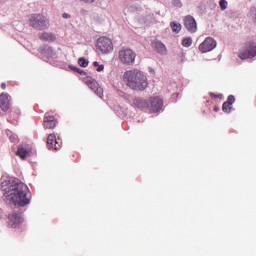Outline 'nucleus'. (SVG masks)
Here are the masks:
<instances>
[{
  "label": "nucleus",
  "instance_id": "1",
  "mask_svg": "<svg viewBox=\"0 0 256 256\" xmlns=\"http://www.w3.org/2000/svg\"><path fill=\"white\" fill-rule=\"evenodd\" d=\"M31 192L23 183L12 184L6 194V198L18 206H26L31 202Z\"/></svg>",
  "mask_w": 256,
  "mask_h": 256
},
{
  "label": "nucleus",
  "instance_id": "24",
  "mask_svg": "<svg viewBox=\"0 0 256 256\" xmlns=\"http://www.w3.org/2000/svg\"><path fill=\"white\" fill-rule=\"evenodd\" d=\"M212 99H217V97H222V95H216V93H209Z\"/></svg>",
  "mask_w": 256,
  "mask_h": 256
},
{
  "label": "nucleus",
  "instance_id": "9",
  "mask_svg": "<svg viewBox=\"0 0 256 256\" xmlns=\"http://www.w3.org/2000/svg\"><path fill=\"white\" fill-rule=\"evenodd\" d=\"M84 83L98 95V97H103L104 91L103 88L99 85L98 81L96 79H93V77H84L83 79Z\"/></svg>",
  "mask_w": 256,
  "mask_h": 256
},
{
  "label": "nucleus",
  "instance_id": "22",
  "mask_svg": "<svg viewBox=\"0 0 256 256\" xmlns=\"http://www.w3.org/2000/svg\"><path fill=\"white\" fill-rule=\"evenodd\" d=\"M219 4H220V8L222 10H226V8H227V0H220Z\"/></svg>",
  "mask_w": 256,
  "mask_h": 256
},
{
  "label": "nucleus",
  "instance_id": "26",
  "mask_svg": "<svg viewBox=\"0 0 256 256\" xmlns=\"http://www.w3.org/2000/svg\"><path fill=\"white\" fill-rule=\"evenodd\" d=\"M82 2H87V3H93L95 2L96 0H81Z\"/></svg>",
  "mask_w": 256,
  "mask_h": 256
},
{
  "label": "nucleus",
  "instance_id": "20",
  "mask_svg": "<svg viewBox=\"0 0 256 256\" xmlns=\"http://www.w3.org/2000/svg\"><path fill=\"white\" fill-rule=\"evenodd\" d=\"M170 26H171L173 32H180V30L182 28L180 22H171Z\"/></svg>",
  "mask_w": 256,
  "mask_h": 256
},
{
  "label": "nucleus",
  "instance_id": "11",
  "mask_svg": "<svg viewBox=\"0 0 256 256\" xmlns=\"http://www.w3.org/2000/svg\"><path fill=\"white\" fill-rule=\"evenodd\" d=\"M184 26L189 30V32H197L198 24L194 16L188 14L184 17Z\"/></svg>",
  "mask_w": 256,
  "mask_h": 256
},
{
  "label": "nucleus",
  "instance_id": "30",
  "mask_svg": "<svg viewBox=\"0 0 256 256\" xmlns=\"http://www.w3.org/2000/svg\"><path fill=\"white\" fill-rule=\"evenodd\" d=\"M68 17H69V14H67V13L63 14V18H68Z\"/></svg>",
  "mask_w": 256,
  "mask_h": 256
},
{
  "label": "nucleus",
  "instance_id": "4",
  "mask_svg": "<svg viewBox=\"0 0 256 256\" xmlns=\"http://www.w3.org/2000/svg\"><path fill=\"white\" fill-rule=\"evenodd\" d=\"M29 22L33 28H38V30H44L50 26L49 18L43 14H31L29 17Z\"/></svg>",
  "mask_w": 256,
  "mask_h": 256
},
{
  "label": "nucleus",
  "instance_id": "32",
  "mask_svg": "<svg viewBox=\"0 0 256 256\" xmlns=\"http://www.w3.org/2000/svg\"><path fill=\"white\" fill-rule=\"evenodd\" d=\"M214 111H219V107H214Z\"/></svg>",
  "mask_w": 256,
  "mask_h": 256
},
{
  "label": "nucleus",
  "instance_id": "18",
  "mask_svg": "<svg viewBox=\"0 0 256 256\" xmlns=\"http://www.w3.org/2000/svg\"><path fill=\"white\" fill-rule=\"evenodd\" d=\"M41 41H48V43H53V41H56V34L53 32H42L40 34Z\"/></svg>",
  "mask_w": 256,
  "mask_h": 256
},
{
  "label": "nucleus",
  "instance_id": "8",
  "mask_svg": "<svg viewBox=\"0 0 256 256\" xmlns=\"http://www.w3.org/2000/svg\"><path fill=\"white\" fill-rule=\"evenodd\" d=\"M240 59H253L256 57V44L255 42H248L246 47L239 53Z\"/></svg>",
  "mask_w": 256,
  "mask_h": 256
},
{
  "label": "nucleus",
  "instance_id": "16",
  "mask_svg": "<svg viewBox=\"0 0 256 256\" xmlns=\"http://www.w3.org/2000/svg\"><path fill=\"white\" fill-rule=\"evenodd\" d=\"M235 101H236L235 96L234 95H229L227 101H225L222 104V110L225 113H230L231 109H232V105H233V103H235Z\"/></svg>",
  "mask_w": 256,
  "mask_h": 256
},
{
  "label": "nucleus",
  "instance_id": "3",
  "mask_svg": "<svg viewBox=\"0 0 256 256\" xmlns=\"http://www.w3.org/2000/svg\"><path fill=\"white\" fill-rule=\"evenodd\" d=\"M134 105L138 107V109H150L152 113H156L160 111L164 105L163 99L161 97H150L148 101L145 99H134Z\"/></svg>",
  "mask_w": 256,
  "mask_h": 256
},
{
  "label": "nucleus",
  "instance_id": "27",
  "mask_svg": "<svg viewBox=\"0 0 256 256\" xmlns=\"http://www.w3.org/2000/svg\"><path fill=\"white\" fill-rule=\"evenodd\" d=\"M6 88H7L6 83H1V89H6Z\"/></svg>",
  "mask_w": 256,
  "mask_h": 256
},
{
  "label": "nucleus",
  "instance_id": "21",
  "mask_svg": "<svg viewBox=\"0 0 256 256\" xmlns=\"http://www.w3.org/2000/svg\"><path fill=\"white\" fill-rule=\"evenodd\" d=\"M80 67H88L89 61L87 59H84V57H81L78 61Z\"/></svg>",
  "mask_w": 256,
  "mask_h": 256
},
{
  "label": "nucleus",
  "instance_id": "17",
  "mask_svg": "<svg viewBox=\"0 0 256 256\" xmlns=\"http://www.w3.org/2000/svg\"><path fill=\"white\" fill-rule=\"evenodd\" d=\"M30 148H23V146H19L16 152V156H19L22 160H25L31 155Z\"/></svg>",
  "mask_w": 256,
  "mask_h": 256
},
{
  "label": "nucleus",
  "instance_id": "14",
  "mask_svg": "<svg viewBox=\"0 0 256 256\" xmlns=\"http://www.w3.org/2000/svg\"><path fill=\"white\" fill-rule=\"evenodd\" d=\"M58 121L55 117V115H50L49 113H46L44 116V127L46 129H54L56 127Z\"/></svg>",
  "mask_w": 256,
  "mask_h": 256
},
{
  "label": "nucleus",
  "instance_id": "25",
  "mask_svg": "<svg viewBox=\"0 0 256 256\" xmlns=\"http://www.w3.org/2000/svg\"><path fill=\"white\" fill-rule=\"evenodd\" d=\"M104 69H105L104 65H99V63H98L97 71L101 72V71H104Z\"/></svg>",
  "mask_w": 256,
  "mask_h": 256
},
{
  "label": "nucleus",
  "instance_id": "2",
  "mask_svg": "<svg viewBox=\"0 0 256 256\" xmlns=\"http://www.w3.org/2000/svg\"><path fill=\"white\" fill-rule=\"evenodd\" d=\"M123 80L130 89L135 91H144L149 85L147 75L139 69L126 71L123 75Z\"/></svg>",
  "mask_w": 256,
  "mask_h": 256
},
{
  "label": "nucleus",
  "instance_id": "31",
  "mask_svg": "<svg viewBox=\"0 0 256 256\" xmlns=\"http://www.w3.org/2000/svg\"><path fill=\"white\" fill-rule=\"evenodd\" d=\"M48 51H50V53H54L53 49L48 48Z\"/></svg>",
  "mask_w": 256,
  "mask_h": 256
},
{
  "label": "nucleus",
  "instance_id": "10",
  "mask_svg": "<svg viewBox=\"0 0 256 256\" xmlns=\"http://www.w3.org/2000/svg\"><path fill=\"white\" fill-rule=\"evenodd\" d=\"M7 218L8 225L12 228H17V226L23 222V216L21 212H11L8 214Z\"/></svg>",
  "mask_w": 256,
  "mask_h": 256
},
{
  "label": "nucleus",
  "instance_id": "19",
  "mask_svg": "<svg viewBox=\"0 0 256 256\" xmlns=\"http://www.w3.org/2000/svg\"><path fill=\"white\" fill-rule=\"evenodd\" d=\"M192 43H193V40H192L191 36H186V38H183V40H182L183 47H187V48L191 47Z\"/></svg>",
  "mask_w": 256,
  "mask_h": 256
},
{
  "label": "nucleus",
  "instance_id": "28",
  "mask_svg": "<svg viewBox=\"0 0 256 256\" xmlns=\"http://www.w3.org/2000/svg\"><path fill=\"white\" fill-rule=\"evenodd\" d=\"M74 71H77V73H81V74L84 73V71H80V69H78V68H74Z\"/></svg>",
  "mask_w": 256,
  "mask_h": 256
},
{
  "label": "nucleus",
  "instance_id": "15",
  "mask_svg": "<svg viewBox=\"0 0 256 256\" xmlns=\"http://www.w3.org/2000/svg\"><path fill=\"white\" fill-rule=\"evenodd\" d=\"M152 47L161 55H165V53H167L166 44L161 42V40H155V42H152Z\"/></svg>",
  "mask_w": 256,
  "mask_h": 256
},
{
  "label": "nucleus",
  "instance_id": "29",
  "mask_svg": "<svg viewBox=\"0 0 256 256\" xmlns=\"http://www.w3.org/2000/svg\"><path fill=\"white\" fill-rule=\"evenodd\" d=\"M94 67H96L98 69V67H99L98 61H94Z\"/></svg>",
  "mask_w": 256,
  "mask_h": 256
},
{
  "label": "nucleus",
  "instance_id": "13",
  "mask_svg": "<svg viewBox=\"0 0 256 256\" xmlns=\"http://www.w3.org/2000/svg\"><path fill=\"white\" fill-rule=\"evenodd\" d=\"M0 108L2 111H9L11 108V95L9 93L0 94Z\"/></svg>",
  "mask_w": 256,
  "mask_h": 256
},
{
  "label": "nucleus",
  "instance_id": "23",
  "mask_svg": "<svg viewBox=\"0 0 256 256\" xmlns=\"http://www.w3.org/2000/svg\"><path fill=\"white\" fill-rule=\"evenodd\" d=\"M174 6H178L179 8L182 6L181 0H173Z\"/></svg>",
  "mask_w": 256,
  "mask_h": 256
},
{
  "label": "nucleus",
  "instance_id": "7",
  "mask_svg": "<svg viewBox=\"0 0 256 256\" xmlns=\"http://www.w3.org/2000/svg\"><path fill=\"white\" fill-rule=\"evenodd\" d=\"M217 47V42L215 38H212V36H207L203 42L199 44V51L201 53H209L210 51H213Z\"/></svg>",
  "mask_w": 256,
  "mask_h": 256
},
{
  "label": "nucleus",
  "instance_id": "12",
  "mask_svg": "<svg viewBox=\"0 0 256 256\" xmlns=\"http://www.w3.org/2000/svg\"><path fill=\"white\" fill-rule=\"evenodd\" d=\"M47 146L49 149H61L62 142L60 137H56L55 133H50L47 138Z\"/></svg>",
  "mask_w": 256,
  "mask_h": 256
},
{
  "label": "nucleus",
  "instance_id": "6",
  "mask_svg": "<svg viewBox=\"0 0 256 256\" xmlns=\"http://www.w3.org/2000/svg\"><path fill=\"white\" fill-rule=\"evenodd\" d=\"M97 49L103 54L112 53L114 46L111 38H108V36H100L97 42Z\"/></svg>",
  "mask_w": 256,
  "mask_h": 256
},
{
  "label": "nucleus",
  "instance_id": "5",
  "mask_svg": "<svg viewBox=\"0 0 256 256\" xmlns=\"http://www.w3.org/2000/svg\"><path fill=\"white\" fill-rule=\"evenodd\" d=\"M136 57L135 51L128 49V47H122L118 53L119 61L123 65H134Z\"/></svg>",
  "mask_w": 256,
  "mask_h": 256
}]
</instances>
